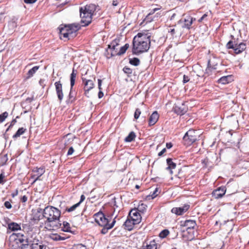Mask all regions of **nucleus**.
<instances>
[{"instance_id":"1","label":"nucleus","mask_w":249,"mask_h":249,"mask_svg":"<svg viewBox=\"0 0 249 249\" xmlns=\"http://www.w3.org/2000/svg\"><path fill=\"white\" fill-rule=\"evenodd\" d=\"M61 212L56 208L48 206L43 212V217L47 219L45 222V228L48 230H56L60 228L61 224L59 222Z\"/></svg>"},{"instance_id":"2","label":"nucleus","mask_w":249,"mask_h":249,"mask_svg":"<svg viewBox=\"0 0 249 249\" xmlns=\"http://www.w3.org/2000/svg\"><path fill=\"white\" fill-rule=\"evenodd\" d=\"M150 36L148 34L139 33L133 39L132 53L135 54L147 52L150 47Z\"/></svg>"},{"instance_id":"3","label":"nucleus","mask_w":249,"mask_h":249,"mask_svg":"<svg viewBox=\"0 0 249 249\" xmlns=\"http://www.w3.org/2000/svg\"><path fill=\"white\" fill-rule=\"evenodd\" d=\"M96 6L94 4L86 5L80 8L81 22L82 26H88L92 20V17L96 10Z\"/></svg>"},{"instance_id":"4","label":"nucleus","mask_w":249,"mask_h":249,"mask_svg":"<svg viewBox=\"0 0 249 249\" xmlns=\"http://www.w3.org/2000/svg\"><path fill=\"white\" fill-rule=\"evenodd\" d=\"M59 33L63 38L70 39L76 36V33L80 29L79 24H71L69 25H61L58 27Z\"/></svg>"},{"instance_id":"5","label":"nucleus","mask_w":249,"mask_h":249,"mask_svg":"<svg viewBox=\"0 0 249 249\" xmlns=\"http://www.w3.org/2000/svg\"><path fill=\"white\" fill-rule=\"evenodd\" d=\"M232 40L229 41L226 47L228 49H232L236 54H239L245 50L246 44L244 42H238V39H236L232 35L231 36Z\"/></svg>"},{"instance_id":"6","label":"nucleus","mask_w":249,"mask_h":249,"mask_svg":"<svg viewBox=\"0 0 249 249\" xmlns=\"http://www.w3.org/2000/svg\"><path fill=\"white\" fill-rule=\"evenodd\" d=\"M198 135L196 130L190 129L185 134L183 138L184 144L189 146L197 140Z\"/></svg>"},{"instance_id":"7","label":"nucleus","mask_w":249,"mask_h":249,"mask_svg":"<svg viewBox=\"0 0 249 249\" xmlns=\"http://www.w3.org/2000/svg\"><path fill=\"white\" fill-rule=\"evenodd\" d=\"M94 216L96 222L100 226L109 224V221L112 219V215L106 216L102 212H99Z\"/></svg>"},{"instance_id":"8","label":"nucleus","mask_w":249,"mask_h":249,"mask_svg":"<svg viewBox=\"0 0 249 249\" xmlns=\"http://www.w3.org/2000/svg\"><path fill=\"white\" fill-rule=\"evenodd\" d=\"M173 110L178 115H182L187 111L188 107L185 105V103H178L175 104Z\"/></svg>"},{"instance_id":"9","label":"nucleus","mask_w":249,"mask_h":249,"mask_svg":"<svg viewBox=\"0 0 249 249\" xmlns=\"http://www.w3.org/2000/svg\"><path fill=\"white\" fill-rule=\"evenodd\" d=\"M76 75H77L76 71L74 69H73L72 72L71 74V76H70L71 89H70V93L69 95V100L71 101V102H72L75 100L74 96L72 95V90L73 87L75 84V81Z\"/></svg>"},{"instance_id":"10","label":"nucleus","mask_w":249,"mask_h":249,"mask_svg":"<svg viewBox=\"0 0 249 249\" xmlns=\"http://www.w3.org/2000/svg\"><path fill=\"white\" fill-rule=\"evenodd\" d=\"M160 8H154L152 9L150 13L147 15L144 19V21L147 22H151L153 21L157 20L159 17L161 16V14L159 13H156L155 15H153Z\"/></svg>"},{"instance_id":"11","label":"nucleus","mask_w":249,"mask_h":249,"mask_svg":"<svg viewBox=\"0 0 249 249\" xmlns=\"http://www.w3.org/2000/svg\"><path fill=\"white\" fill-rule=\"evenodd\" d=\"M129 217L133 221L135 224H139L142 220V216L136 209L131 210L129 213Z\"/></svg>"},{"instance_id":"12","label":"nucleus","mask_w":249,"mask_h":249,"mask_svg":"<svg viewBox=\"0 0 249 249\" xmlns=\"http://www.w3.org/2000/svg\"><path fill=\"white\" fill-rule=\"evenodd\" d=\"M195 18H193L190 16H188L186 18H185L183 19V20H182L181 19L179 20L178 21V23H180L182 22H183L184 23L182 25V28H185L187 30H190L192 28L191 26L193 24V21H195Z\"/></svg>"},{"instance_id":"13","label":"nucleus","mask_w":249,"mask_h":249,"mask_svg":"<svg viewBox=\"0 0 249 249\" xmlns=\"http://www.w3.org/2000/svg\"><path fill=\"white\" fill-rule=\"evenodd\" d=\"M54 86L55 88L56 93L59 101L61 103L63 99V92L62 90V85L60 81L55 82L54 83Z\"/></svg>"},{"instance_id":"14","label":"nucleus","mask_w":249,"mask_h":249,"mask_svg":"<svg viewBox=\"0 0 249 249\" xmlns=\"http://www.w3.org/2000/svg\"><path fill=\"white\" fill-rule=\"evenodd\" d=\"M190 205L188 204H185L183 206L178 208H173L171 212L177 215H180L185 213L189 208Z\"/></svg>"},{"instance_id":"15","label":"nucleus","mask_w":249,"mask_h":249,"mask_svg":"<svg viewBox=\"0 0 249 249\" xmlns=\"http://www.w3.org/2000/svg\"><path fill=\"white\" fill-rule=\"evenodd\" d=\"M33 171L36 174L33 175L32 178L34 179L33 183L40 179V177L45 173V169L43 167L36 168Z\"/></svg>"},{"instance_id":"16","label":"nucleus","mask_w":249,"mask_h":249,"mask_svg":"<svg viewBox=\"0 0 249 249\" xmlns=\"http://www.w3.org/2000/svg\"><path fill=\"white\" fill-rule=\"evenodd\" d=\"M226 191L225 187H221L213 191L212 194L213 197L218 199L222 197L225 194Z\"/></svg>"},{"instance_id":"17","label":"nucleus","mask_w":249,"mask_h":249,"mask_svg":"<svg viewBox=\"0 0 249 249\" xmlns=\"http://www.w3.org/2000/svg\"><path fill=\"white\" fill-rule=\"evenodd\" d=\"M181 226L186 227V230L194 229L196 226V223L193 220H186L181 221Z\"/></svg>"},{"instance_id":"18","label":"nucleus","mask_w":249,"mask_h":249,"mask_svg":"<svg viewBox=\"0 0 249 249\" xmlns=\"http://www.w3.org/2000/svg\"><path fill=\"white\" fill-rule=\"evenodd\" d=\"M116 217V216H115L114 217V218L113 219V220H112L111 223L106 224L105 226H101V227H103L101 231V232L102 234H106L108 232V231L109 230L112 229L113 227V226H114V225L116 223V220H115Z\"/></svg>"},{"instance_id":"19","label":"nucleus","mask_w":249,"mask_h":249,"mask_svg":"<svg viewBox=\"0 0 249 249\" xmlns=\"http://www.w3.org/2000/svg\"><path fill=\"white\" fill-rule=\"evenodd\" d=\"M83 81H86L85 83L84 90L85 94L88 92L91 89L94 87L93 82L91 80H86V79L82 78Z\"/></svg>"},{"instance_id":"20","label":"nucleus","mask_w":249,"mask_h":249,"mask_svg":"<svg viewBox=\"0 0 249 249\" xmlns=\"http://www.w3.org/2000/svg\"><path fill=\"white\" fill-rule=\"evenodd\" d=\"M159 117V116L157 111L153 112L149 119V125L150 126L154 125L158 120Z\"/></svg>"},{"instance_id":"21","label":"nucleus","mask_w":249,"mask_h":249,"mask_svg":"<svg viewBox=\"0 0 249 249\" xmlns=\"http://www.w3.org/2000/svg\"><path fill=\"white\" fill-rule=\"evenodd\" d=\"M48 236L50 239L55 241H63L67 238V237L60 235L57 233H50Z\"/></svg>"},{"instance_id":"22","label":"nucleus","mask_w":249,"mask_h":249,"mask_svg":"<svg viewBox=\"0 0 249 249\" xmlns=\"http://www.w3.org/2000/svg\"><path fill=\"white\" fill-rule=\"evenodd\" d=\"M129 46V45L128 44H127V43L125 44L124 46L121 47V48L118 52H112L111 53V56L121 55L122 54H123L124 53H125L126 51L128 48Z\"/></svg>"},{"instance_id":"23","label":"nucleus","mask_w":249,"mask_h":249,"mask_svg":"<svg viewBox=\"0 0 249 249\" xmlns=\"http://www.w3.org/2000/svg\"><path fill=\"white\" fill-rule=\"evenodd\" d=\"M13 240L10 241V245L12 249H19L20 245H21L22 242L19 240H21L22 239H12Z\"/></svg>"},{"instance_id":"24","label":"nucleus","mask_w":249,"mask_h":249,"mask_svg":"<svg viewBox=\"0 0 249 249\" xmlns=\"http://www.w3.org/2000/svg\"><path fill=\"white\" fill-rule=\"evenodd\" d=\"M135 223L133 222V221L131 219L128 218L124 223L126 229L128 231H131L133 229V227L135 225H137Z\"/></svg>"},{"instance_id":"25","label":"nucleus","mask_w":249,"mask_h":249,"mask_svg":"<svg viewBox=\"0 0 249 249\" xmlns=\"http://www.w3.org/2000/svg\"><path fill=\"white\" fill-rule=\"evenodd\" d=\"M232 80V78L231 75H227L221 77L218 80V83L222 84H226L229 83Z\"/></svg>"},{"instance_id":"26","label":"nucleus","mask_w":249,"mask_h":249,"mask_svg":"<svg viewBox=\"0 0 249 249\" xmlns=\"http://www.w3.org/2000/svg\"><path fill=\"white\" fill-rule=\"evenodd\" d=\"M166 162L168 165L166 169L170 170L171 174H172L173 172L172 169H175L176 168V164L172 161V159L171 158H168L166 160Z\"/></svg>"},{"instance_id":"27","label":"nucleus","mask_w":249,"mask_h":249,"mask_svg":"<svg viewBox=\"0 0 249 249\" xmlns=\"http://www.w3.org/2000/svg\"><path fill=\"white\" fill-rule=\"evenodd\" d=\"M8 227L12 231H16L21 229L20 225L15 222H11L8 224Z\"/></svg>"},{"instance_id":"28","label":"nucleus","mask_w":249,"mask_h":249,"mask_svg":"<svg viewBox=\"0 0 249 249\" xmlns=\"http://www.w3.org/2000/svg\"><path fill=\"white\" fill-rule=\"evenodd\" d=\"M30 249H48L46 246L44 245L42 243L39 244L33 243L30 246Z\"/></svg>"},{"instance_id":"29","label":"nucleus","mask_w":249,"mask_h":249,"mask_svg":"<svg viewBox=\"0 0 249 249\" xmlns=\"http://www.w3.org/2000/svg\"><path fill=\"white\" fill-rule=\"evenodd\" d=\"M141 249H157V244L155 240L151 241L149 244L143 246Z\"/></svg>"},{"instance_id":"30","label":"nucleus","mask_w":249,"mask_h":249,"mask_svg":"<svg viewBox=\"0 0 249 249\" xmlns=\"http://www.w3.org/2000/svg\"><path fill=\"white\" fill-rule=\"evenodd\" d=\"M147 205L143 203H140L137 208H135L139 212L143 213L146 210Z\"/></svg>"},{"instance_id":"31","label":"nucleus","mask_w":249,"mask_h":249,"mask_svg":"<svg viewBox=\"0 0 249 249\" xmlns=\"http://www.w3.org/2000/svg\"><path fill=\"white\" fill-rule=\"evenodd\" d=\"M26 130V129L23 127L19 128L16 133L13 136V138L16 139L20 137L21 135L24 133Z\"/></svg>"},{"instance_id":"32","label":"nucleus","mask_w":249,"mask_h":249,"mask_svg":"<svg viewBox=\"0 0 249 249\" xmlns=\"http://www.w3.org/2000/svg\"><path fill=\"white\" fill-rule=\"evenodd\" d=\"M39 66H34L33 68L30 69L27 73V78H30L32 77L36 72L38 70Z\"/></svg>"},{"instance_id":"33","label":"nucleus","mask_w":249,"mask_h":249,"mask_svg":"<svg viewBox=\"0 0 249 249\" xmlns=\"http://www.w3.org/2000/svg\"><path fill=\"white\" fill-rule=\"evenodd\" d=\"M136 137L135 133L132 131L125 138L124 141L126 142H131L134 140Z\"/></svg>"},{"instance_id":"34","label":"nucleus","mask_w":249,"mask_h":249,"mask_svg":"<svg viewBox=\"0 0 249 249\" xmlns=\"http://www.w3.org/2000/svg\"><path fill=\"white\" fill-rule=\"evenodd\" d=\"M62 231L65 232H71L70 224L66 221L63 223V227H62Z\"/></svg>"},{"instance_id":"35","label":"nucleus","mask_w":249,"mask_h":249,"mask_svg":"<svg viewBox=\"0 0 249 249\" xmlns=\"http://www.w3.org/2000/svg\"><path fill=\"white\" fill-rule=\"evenodd\" d=\"M118 45V44L115 40L113 41L110 45H108V48L111 50V53L112 52H117L116 51V47Z\"/></svg>"},{"instance_id":"36","label":"nucleus","mask_w":249,"mask_h":249,"mask_svg":"<svg viewBox=\"0 0 249 249\" xmlns=\"http://www.w3.org/2000/svg\"><path fill=\"white\" fill-rule=\"evenodd\" d=\"M140 61L139 59L134 57L129 59V63L135 66H137L140 64Z\"/></svg>"},{"instance_id":"37","label":"nucleus","mask_w":249,"mask_h":249,"mask_svg":"<svg viewBox=\"0 0 249 249\" xmlns=\"http://www.w3.org/2000/svg\"><path fill=\"white\" fill-rule=\"evenodd\" d=\"M25 237V236L21 234V233H13L11 236H10V238L11 239H19V238H24V237Z\"/></svg>"},{"instance_id":"38","label":"nucleus","mask_w":249,"mask_h":249,"mask_svg":"<svg viewBox=\"0 0 249 249\" xmlns=\"http://www.w3.org/2000/svg\"><path fill=\"white\" fill-rule=\"evenodd\" d=\"M79 206V203H77L74 205H73V206H71L70 208H66L65 209V212H71L73 211H74L76 208H77L78 206Z\"/></svg>"},{"instance_id":"39","label":"nucleus","mask_w":249,"mask_h":249,"mask_svg":"<svg viewBox=\"0 0 249 249\" xmlns=\"http://www.w3.org/2000/svg\"><path fill=\"white\" fill-rule=\"evenodd\" d=\"M8 113L7 111H5L0 115V123H2L4 121L5 119L8 117Z\"/></svg>"},{"instance_id":"40","label":"nucleus","mask_w":249,"mask_h":249,"mask_svg":"<svg viewBox=\"0 0 249 249\" xmlns=\"http://www.w3.org/2000/svg\"><path fill=\"white\" fill-rule=\"evenodd\" d=\"M169 233V232L168 230H164L160 232L159 236L160 238H164L166 237Z\"/></svg>"},{"instance_id":"41","label":"nucleus","mask_w":249,"mask_h":249,"mask_svg":"<svg viewBox=\"0 0 249 249\" xmlns=\"http://www.w3.org/2000/svg\"><path fill=\"white\" fill-rule=\"evenodd\" d=\"M8 160L7 154H5L3 157L1 158V165H4L6 164Z\"/></svg>"},{"instance_id":"42","label":"nucleus","mask_w":249,"mask_h":249,"mask_svg":"<svg viewBox=\"0 0 249 249\" xmlns=\"http://www.w3.org/2000/svg\"><path fill=\"white\" fill-rule=\"evenodd\" d=\"M141 114V111L139 108H137L134 113V118L138 119Z\"/></svg>"},{"instance_id":"43","label":"nucleus","mask_w":249,"mask_h":249,"mask_svg":"<svg viewBox=\"0 0 249 249\" xmlns=\"http://www.w3.org/2000/svg\"><path fill=\"white\" fill-rule=\"evenodd\" d=\"M123 71L124 73H125L128 75L131 74L132 72V69L128 67H124L123 68Z\"/></svg>"},{"instance_id":"44","label":"nucleus","mask_w":249,"mask_h":249,"mask_svg":"<svg viewBox=\"0 0 249 249\" xmlns=\"http://www.w3.org/2000/svg\"><path fill=\"white\" fill-rule=\"evenodd\" d=\"M73 249H87V247L80 244L74 246Z\"/></svg>"},{"instance_id":"45","label":"nucleus","mask_w":249,"mask_h":249,"mask_svg":"<svg viewBox=\"0 0 249 249\" xmlns=\"http://www.w3.org/2000/svg\"><path fill=\"white\" fill-rule=\"evenodd\" d=\"M19 241L22 242L21 244H27V246L29 245V239L26 236H25L24 238H22L21 240H20Z\"/></svg>"},{"instance_id":"46","label":"nucleus","mask_w":249,"mask_h":249,"mask_svg":"<svg viewBox=\"0 0 249 249\" xmlns=\"http://www.w3.org/2000/svg\"><path fill=\"white\" fill-rule=\"evenodd\" d=\"M17 123L16 119H13L10 123V124L6 129V131H8L10 128H11L16 123Z\"/></svg>"},{"instance_id":"47","label":"nucleus","mask_w":249,"mask_h":249,"mask_svg":"<svg viewBox=\"0 0 249 249\" xmlns=\"http://www.w3.org/2000/svg\"><path fill=\"white\" fill-rule=\"evenodd\" d=\"M4 206L8 209H10L12 208V205L10 201H5L4 203Z\"/></svg>"},{"instance_id":"48","label":"nucleus","mask_w":249,"mask_h":249,"mask_svg":"<svg viewBox=\"0 0 249 249\" xmlns=\"http://www.w3.org/2000/svg\"><path fill=\"white\" fill-rule=\"evenodd\" d=\"M216 65H213L211 64V61L209 60L208 62V68H211L213 69H216Z\"/></svg>"},{"instance_id":"49","label":"nucleus","mask_w":249,"mask_h":249,"mask_svg":"<svg viewBox=\"0 0 249 249\" xmlns=\"http://www.w3.org/2000/svg\"><path fill=\"white\" fill-rule=\"evenodd\" d=\"M74 151V150L73 148L72 147H70L67 152V156L71 155L73 153Z\"/></svg>"},{"instance_id":"50","label":"nucleus","mask_w":249,"mask_h":249,"mask_svg":"<svg viewBox=\"0 0 249 249\" xmlns=\"http://www.w3.org/2000/svg\"><path fill=\"white\" fill-rule=\"evenodd\" d=\"M5 178L4 174L3 173H1L0 174V184H3L4 183V181L3 178Z\"/></svg>"},{"instance_id":"51","label":"nucleus","mask_w":249,"mask_h":249,"mask_svg":"<svg viewBox=\"0 0 249 249\" xmlns=\"http://www.w3.org/2000/svg\"><path fill=\"white\" fill-rule=\"evenodd\" d=\"M37 0H24V2L26 4H33Z\"/></svg>"},{"instance_id":"52","label":"nucleus","mask_w":249,"mask_h":249,"mask_svg":"<svg viewBox=\"0 0 249 249\" xmlns=\"http://www.w3.org/2000/svg\"><path fill=\"white\" fill-rule=\"evenodd\" d=\"M158 191V188H156L151 195V197L152 198H154L158 195L157 194V192Z\"/></svg>"},{"instance_id":"53","label":"nucleus","mask_w":249,"mask_h":249,"mask_svg":"<svg viewBox=\"0 0 249 249\" xmlns=\"http://www.w3.org/2000/svg\"><path fill=\"white\" fill-rule=\"evenodd\" d=\"M208 16L207 14H204L198 20V21L199 22H202L203 20H204Z\"/></svg>"},{"instance_id":"54","label":"nucleus","mask_w":249,"mask_h":249,"mask_svg":"<svg viewBox=\"0 0 249 249\" xmlns=\"http://www.w3.org/2000/svg\"><path fill=\"white\" fill-rule=\"evenodd\" d=\"M189 80H190V79L188 76L184 75L183 79V83H186L188 82L189 81Z\"/></svg>"},{"instance_id":"55","label":"nucleus","mask_w":249,"mask_h":249,"mask_svg":"<svg viewBox=\"0 0 249 249\" xmlns=\"http://www.w3.org/2000/svg\"><path fill=\"white\" fill-rule=\"evenodd\" d=\"M166 151V149L165 148H163L160 152L158 154V156L160 157L163 155V154Z\"/></svg>"},{"instance_id":"56","label":"nucleus","mask_w":249,"mask_h":249,"mask_svg":"<svg viewBox=\"0 0 249 249\" xmlns=\"http://www.w3.org/2000/svg\"><path fill=\"white\" fill-rule=\"evenodd\" d=\"M28 247V246L27 245V244H21L20 245L19 249H27Z\"/></svg>"},{"instance_id":"57","label":"nucleus","mask_w":249,"mask_h":249,"mask_svg":"<svg viewBox=\"0 0 249 249\" xmlns=\"http://www.w3.org/2000/svg\"><path fill=\"white\" fill-rule=\"evenodd\" d=\"M18 194V190L16 189L15 191L11 194V196L12 197H14L17 196Z\"/></svg>"},{"instance_id":"58","label":"nucleus","mask_w":249,"mask_h":249,"mask_svg":"<svg viewBox=\"0 0 249 249\" xmlns=\"http://www.w3.org/2000/svg\"><path fill=\"white\" fill-rule=\"evenodd\" d=\"M85 199V196L84 195H82L80 196V200L78 202L79 203V205Z\"/></svg>"},{"instance_id":"59","label":"nucleus","mask_w":249,"mask_h":249,"mask_svg":"<svg viewBox=\"0 0 249 249\" xmlns=\"http://www.w3.org/2000/svg\"><path fill=\"white\" fill-rule=\"evenodd\" d=\"M101 85H102V80L101 79H98V88L100 90L101 89Z\"/></svg>"},{"instance_id":"60","label":"nucleus","mask_w":249,"mask_h":249,"mask_svg":"<svg viewBox=\"0 0 249 249\" xmlns=\"http://www.w3.org/2000/svg\"><path fill=\"white\" fill-rule=\"evenodd\" d=\"M166 146L167 148L170 149L173 146V145H172V143L168 142V143H166Z\"/></svg>"},{"instance_id":"61","label":"nucleus","mask_w":249,"mask_h":249,"mask_svg":"<svg viewBox=\"0 0 249 249\" xmlns=\"http://www.w3.org/2000/svg\"><path fill=\"white\" fill-rule=\"evenodd\" d=\"M104 95V93L102 91H101V90H100L99 92H98V97L99 98H101Z\"/></svg>"},{"instance_id":"62","label":"nucleus","mask_w":249,"mask_h":249,"mask_svg":"<svg viewBox=\"0 0 249 249\" xmlns=\"http://www.w3.org/2000/svg\"><path fill=\"white\" fill-rule=\"evenodd\" d=\"M27 197L25 196H23L21 198V201L23 202H25L27 201Z\"/></svg>"},{"instance_id":"63","label":"nucleus","mask_w":249,"mask_h":249,"mask_svg":"<svg viewBox=\"0 0 249 249\" xmlns=\"http://www.w3.org/2000/svg\"><path fill=\"white\" fill-rule=\"evenodd\" d=\"M44 80L43 79H40L39 81V83L40 85L41 86H42V87H44Z\"/></svg>"},{"instance_id":"64","label":"nucleus","mask_w":249,"mask_h":249,"mask_svg":"<svg viewBox=\"0 0 249 249\" xmlns=\"http://www.w3.org/2000/svg\"><path fill=\"white\" fill-rule=\"evenodd\" d=\"M169 32L172 35H174L175 33V30L174 29H171Z\"/></svg>"}]
</instances>
